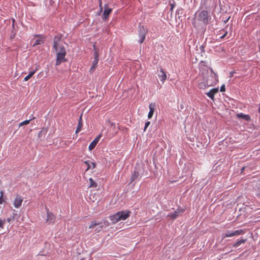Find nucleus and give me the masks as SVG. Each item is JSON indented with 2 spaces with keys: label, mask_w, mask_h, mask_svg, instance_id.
<instances>
[{
  "label": "nucleus",
  "mask_w": 260,
  "mask_h": 260,
  "mask_svg": "<svg viewBox=\"0 0 260 260\" xmlns=\"http://www.w3.org/2000/svg\"><path fill=\"white\" fill-rule=\"evenodd\" d=\"M53 48L57 52L56 66L59 65L61 62L67 61L65 58L66 55V49L63 46H60L58 41L54 40L53 43Z\"/></svg>",
  "instance_id": "1"
},
{
  "label": "nucleus",
  "mask_w": 260,
  "mask_h": 260,
  "mask_svg": "<svg viewBox=\"0 0 260 260\" xmlns=\"http://www.w3.org/2000/svg\"><path fill=\"white\" fill-rule=\"evenodd\" d=\"M23 198L19 195H17L14 199L13 205L16 208H19L21 206Z\"/></svg>",
  "instance_id": "9"
},
{
  "label": "nucleus",
  "mask_w": 260,
  "mask_h": 260,
  "mask_svg": "<svg viewBox=\"0 0 260 260\" xmlns=\"http://www.w3.org/2000/svg\"><path fill=\"white\" fill-rule=\"evenodd\" d=\"M14 22H15V20L13 19V24H12V27H13V29H14Z\"/></svg>",
  "instance_id": "37"
},
{
  "label": "nucleus",
  "mask_w": 260,
  "mask_h": 260,
  "mask_svg": "<svg viewBox=\"0 0 260 260\" xmlns=\"http://www.w3.org/2000/svg\"><path fill=\"white\" fill-rule=\"evenodd\" d=\"M89 199L92 202H94L96 200V198L95 197V194L94 193H90L89 194Z\"/></svg>",
  "instance_id": "29"
},
{
  "label": "nucleus",
  "mask_w": 260,
  "mask_h": 260,
  "mask_svg": "<svg viewBox=\"0 0 260 260\" xmlns=\"http://www.w3.org/2000/svg\"><path fill=\"white\" fill-rule=\"evenodd\" d=\"M158 76L161 82L164 83L167 79V74L162 68H160V72L158 74Z\"/></svg>",
  "instance_id": "14"
},
{
  "label": "nucleus",
  "mask_w": 260,
  "mask_h": 260,
  "mask_svg": "<svg viewBox=\"0 0 260 260\" xmlns=\"http://www.w3.org/2000/svg\"><path fill=\"white\" fill-rule=\"evenodd\" d=\"M258 113H260V103H259V108L258 109Z\"/></svg>",
  "instance_id": "40"
},
{
  "label": "nucleus",
  "mask_w": 260,
  "mask_h": 260,
  "mask_svg": "<svg viewBox=\"0 0 260 260\" xmlns=\"http://www.w3.org/2000/svg\"><path fill=\"white\" fill-rule=\"evenodd\" d=\"M244 169H245V167H243L242 169V171H243V170H244Z\"/></svg>",
  "instance_id": "41"
},
{
  "label": "nucleus",
  "mask_w": 260,
  "mask_h": 260,
  "mask_svg": "<svg viewBox=\"0 0 260 260\" xmlns=\"http://www.w3.org/2000/svg\"><path fill=\"white\" fill-rule=\"evenodd\" d=\"M209 86L207 85V82L206 81L205 82H202L198 84V87L200 89H205L206 87H208Z\"/></svg>",
  "instance_id": "27"
},
{
  "label": "nucleus",
  "mask_w": 260,
  "mask_h": 260,
  "mask_svg": "<svg viewBox=\"0 0 260 260\" xmlns=\"http://www.w3.org/2000/svg\"><path fill=\"white\" fill-rule=\"evenodd\" d=\"M148 31L145 28L144 26H141L140 27L139 30V36L140 37V40L139 42L140 43H143L145 39L146 35L147 34Z\"/></svg>",
  "instance_id": "6"
},
{
  "label": "nucleus",
  "mask_w": 260,
  "mask_h": 260,
  "mask_svg": "<svg viewBox=\"0 0 260 260\" xmlns=\"http://www.w3.org/2000/svg\"><path fill=\"white\" fill-rule=\"evenodd\" d=\"M17 218H18L17 214L14 213L11 217L7 219V221L9 223H11V222L14 221V220Z\"/></svg>",
  "instance_id": "21"
},
{
  "label": "nucleus",
  "mask_w": 260,
  "mask_h": 260,
  "mask_svg": "<svg viewBox=\"0 0 260 260\" xmlns=\"http://www.w3.org/2000/svg\"><path fill=\"white\" fill-rule=\"evenodd\" d=\"M218 91V88H213L207 93V95L211 99H214V95Z\"/></svg>",
  "instance_id": "16"
},
{
  "label": "nucleus",
  "mask_w": 260,
  "mask_h": 260,
  "mask_svg": "<svg viewBox=\"0 0 260 260\" xmlns=\"http://www.w3.org/2000/svg\"><path fill=\"white\" fill-rule=\"evenodd\" d=\"M34 119H35V117L33 116L32 118H30L29 120H26L25 121H23L19 123V126L20 127L24 125H27L29 123V122L31 120H33Z\"/></svg>",
  "instance_id": "26"
},
{
  "label": "nucleus",
  "mask_w": 260,
  "mask_h": 260,
  "mask_svg": "<svg viewBox=\"0 0 260 260\" xmlns=\"http://www.w3.org/2000/svg\"><path fill=\"white\" fill-rule=\"evenodd\" d=\"M111 126H115V123H113V122H111Z\"/></svg>",
  "instance_id": "39"
},
{
  "label": "nucleus",
  "mask_w": 260,
  "mask_h": 260,
  "mask_svg": "<svg viewBox=\"0 0 260 260\" xmlns=\"http://www.w3.org/2000/svg\"><path fill=\"white\" fill-rule=\"evenodd\" d=\"M245 233V232L243 230H236L235 231L231 232L227 231L223 236L222 238L233 237L235 236H239Z\"/></svg>",
  "instance_id": "5"
},
{
  "label": "nucleus",
  "mask_w": 260,
  "mask_h": 260,
  "mask_svg": "<svg viewBox=\"0 0 260 260\" xmlns=\"http://www.w3.org/2000/svg\"><path fill=\"white\" fill-rule=\"evenodd\" d=\"M131 211H122L117 212L116 214L109 217L113 223H116L120 220H125L130 216Z\"/></svg>",
  "instance_id": "3"
},
{
  "label": "nucleus",
  "mask_w": 260,
  "mask_h": 260,
  "mask_svg": "<svg viewBox=\"0 0 260 260\" xmlns=\"http://www.w3.org/2000/svg\"><path fill=\"white\" fill-rule=\"evenodd\" d=\"M96 226H99L95 230L97 232H99L103 228V225L102 222H97L95 221H92L89 226V229H93Z\"/></svg>",
  "instance_id": "10"
},
{
  "label": "nucleus",
  "mask_w": 260,
  "mask_h": 260,
  "mask_svg": "<svg viewBox=\"0 0 260 260\" xmlns=\"http://www.w3.org/2000/svg\"><path fill=\"white\" fill-rule=\"evenodd\" d=\"M5 222V219L3 220L1 219H0V228H2V229L4 228V225Z\"/></svg>",
  "instance_id": "32"
},
{
  "label": "nucleus",
  "mask_w": 260,
  "mask_h": 260,
  "mask_svg": "<svg viewBox=\"0 0 260 260\" xmlns=\"http://www.w3.org/2000/svg\"><path fill=\"white\" fill-rule=\"evenodd\" d=\"M104 8L105 10L103 13V19L104 20H106L108 19L109 14L111 13L112 9L111 8H109L107 4L105 5Z\"/></svg>",
  "instance_id": "13"
},
{
  "label": "nucleus",
  "mask_w": 260,
  "mask_h": 260,
  "mask_svg": "<svg viewBox=\"0 0 260 260\" xmlns=\"http://www.w3.org/2000/svg\"><path fill=\"white\" fill-rule=\"evenodd\" d=\"M227 34V32H226L223 35H222L220 38H223Z\"/></svg>",
  "instance_id": "38"
},
{
  "label": "nucleus",
  "mask_w": 260,
  "mask_h": 260,
  "mask_svg": "<svg viewBox=\"0 0 260 260\" xmlns=\"http://www.w3.org/2000/svg\"><path fill=\"white\" fill-rule=\"evenodd\" d=\"M84 163L86 165L87 169L86 171H88L90 169H94L95 168V164L93 162H91L89 160H86L84 161Z\"/></svg>",
  "instance_id": "17"
},
{
  "label": "nucleus",
  "mask_w": 260,
  "mask_h": 260,
  "mask_svg": "<svg viewBox=\"0 0 260 260\" xmlns=\"http://www.w3.org/2000/svg\"><path fill=\"white\" fill-rule=\"evenodd\" d=\"M47 213V222L49 224L53 223L55 221V216L51 212H50L48 208L46 209Z\"/></svg>",
  "instance_id": "8"
},
{
  "label": "nucleus",
  "mask_w": 260,
  "mask_h": 260,
  "mask_svg": "<svg viewBox=\"0 0 260 260\" xmlns=\"http://www.w3.org/2000/svg\"><path fill=\"white\" fill-rule=\"evenodd\" d=\"M184 211V210L182 209L178 208L174 213L168 214L167 217H170L173 220L175 219L182 214Z\"/></svg>",
  "instance_id": "7"
},
{
  "label": "nucleus",
  "mask_w": 260,
  "mask_h": 260,
  "mask_svg": "<svg viewBox=\"0 0 260 260\" xmlns=\"http://www.w3.org/2000/svg\"><path fill=\"white\" fill-rule=\"evenodd\" d=\"M37 68H36L34 71H31L29 73L28 75L27 76H26L24 79V81H28L34 74L35 73H36V72L37 71Z\"/></svg>",
  "instance_id": "22"
},
{
  "label": "nucleus",
  "mask_w": 260,
  "mask_h": 260,
  "mask_svg": "<svg viewBox=\"0 0 260 260\" xmlns=\"http://www.w3.org/2000/svg\"><path fill=\"white\" fill-rule=\"evenodd\" d=\"M209 15L206 10L198 11L195 13L193 24H207L209 20Z\"/></svg>",
  "instance_id": "2"
},
{
  "label": "nucleus",
  "mask_w": 260,
  "mask_h": 260,
  "mask_svg": "<svg viewBox=\"0 0 260 260\" xmlns=\"http://www.w3.org/2000/svg\"><path fill=\"white\" fill-rule=\"evenodd\" d=\"M139 176V173L138 172L135 171L131 177V182L137 179Z\"/></svg>",
  "instance_id": "28"
},
{
  "label": "nucleus",
  "mask_w": 260,
  "mask_h": 260,
  "mask_svg": "<svg viewBox=\"0 0 260 260\" xmlns=\"http://www.w3.org/2000/svg\"><path fill=\"white\" fill-rule=\"evenodd\" d=\"M225 85H222L220 87V91L221 92H224V91H225Z\"/></svg>",
  "instance_id": "34"
},
{
  "label": "nucleus",
  "mask_w": 260,
  "mask_h": 260,
  "mask_svg": "<svg viewBox=\"0 0 260 260\" xmlns=\"http://www.w3.org/2000/svg\"><path fill=\"white\" fill-rule=\"evenodd\" d=\"M89 187H93L95 188L97 187V183L93 180V179L91 178H89Z\"/></svg>",
  "instance_id": "25"
},
{
  "label": "nucleus",
  "mask_w": 260,
  "mask_h": 260,
  "mask_svg": "<svg viewBox=\"0 0 260 260\" xmlns=\"http://www.w3.org/2000/svg\"><path fill=\"white\" fill-rule=\"evenodd\" d=\"M83 123L82 121V115L80 116L79 118V120L78 122V126L77 129L76 130V133L77 134L81 131Z\"/></svg>",
  "instance_id": "20"
},
{
  "label": "nucleus",
  "mask_w": 260,
  "mask_h": 260,
  "mask_svg": "<svg viewBox=\"0 0 260 260\" xmlns=\"http://www.w3.org/2000/svg\"><path fill=\"white\" fill-rule=\"evenodd\" d=\"M102 137V134L99 135L89 144L88 149L90 151L92 150L96 146V144L100 141L101 138Z\"/></svg>",
  "instance_id": "11"
},
{
  "label": "nucleus",
  "mask_w": 260,
  "mask_h": 260,
  "mask_svg": "<svg viewBox=\"0 0 260 260\" xmlns=\"http://www.w3.org/2000/svg\"><path fill=\"white\" fill-rule=\"evenodd\" d=\"M98 61L99 60H95V59L93 60L92 66L91 67V68L90 69V72L91 73H92L95 70V68L97 67Z\"/></svg>",
  "instance_id": "23"
},
{
  "label": "nucleus",
  "mask_w": 260,
  "mask_h": 260,
  "mask_svg": "<svg viewBox=\"0 0 260 260\" xmlns=\"http://www.w3.org/2000/svg\"><path fill=\"white\" fill-rule=\"evenodd\" d=\"M210 74L208 76L206 80L207 85L212 86L216 85L218 82V77L216 73H215L212 69L210 70Z\"/></svg>",
  "instance_id": "4"
},
{
  "label": "nucleus",
  "mask_w": 260,
  "mask_h": 260,
  "mask_svg": "<svg viewBox=\"0 0 260 260\" xmlns=\"http://www.w3.org/2000/svg\"><path fill=\"white\" fill-rule=\"evenodd\" d=\"M237 116L239 118L244 119V120H246L247 121L250 120V117L249 115H247V114H243L242 113L238 114L237 115Z\"/></svg>",
  "instance_id": "18"
},
{
  "label": "nucleus",
  "mask_w": 260,
  "mask_h": 260,
  "mask_svg": "<svg viewBox=\"0 0 260 260\" xmlns=\"http://www.w3.org/2000/svg\"><path fill=\"white\" fill-rule=\"evenodd\" d=\"M36 39H34V43L32 46L42 44L44 42V38L41 35H36Z\"/></svg>",
  "instance_id": "12"
},
{
  "label": "nucleus",
  "mask_w": 260,
  "mask_h": 260,
  "mask_svg": "<svg viewBox=\"0 0 260 260\" xmlns=\"http://www.w3.org/2000/svg\"><path fill=\"white\" fill-rule=\"evenodd\" d=\"M235 72L233 71V72H231L230 73V77H232L234 74Z\"/></svg>",
  "instance_id": "36"
},
{
  "label": "nucleus",
  "mask_w": 260,
  "mask_h": 260,
  "mask_svg": "<svg viewBox=\"0 0 260 260\" xmlns=\"http://www.w3.org/2000/svg\"><path fill=\"white\" fill-rule=\"evenodd\" d=\"M3 195H4V191L3 190H1L0 191V204H2L4 200L3 199Z\"/></svg>",
  "instance_id": "30"
},
{
  "label": "nucleus",
  "mask_w": 260,
  "mask_h": 260,
  "mask_svg": "<svg viewBox=\"0 0 260 260\" xmlns=\"http://www.w3.org/2000/svg\"><path fill=\"white\" fill-rule=\"evenodd\" d=\"M246 241V239H241L240 240H238L236 241V242L233 244V246L235 248L238 247L242 244H244V243H245Z\"/></svg>",
  "instance_id": "19"
},
{
  "label": "nucleus",
  "mask_w": 260,
  "mask_h": 260,
  "mask_svg": "<svg viewBox=\"0 0 260 260\" xmlns=\"http://www.w3.org/2000/svg\"><path fill=\"white\" fill-rule=\"evenodd\" d=\"M99 7H100V11H102V10H103L102 0H100V2H99Z\"/></svg>",
  "instance_id": "35"
},
{
  "label": "nucleus",
  "mask_w": 260,
  "mask_h": 260,
  "mask_svg": "<svg viewBox=\"0 0 260 260\" xmlns=\"http://www.w3.org/2000/svg\"><path fill=\"white\" fill-rule=\"evenodd\" d=\"M155 106V104L154 103H151L149 104V112L148 114V117L149 119L151 118L153 115Z\"/></svg>",
  "instance_id": "15"
},
{
  "label": "nucleus",
  "mask_w": 260,
  "mask_h": 260,
  "mask_svg": "<svg viewBox=\"0 0 260 260\" xmlns=\"http://www.w3.org/2000/svg\"><path fill=\"white\" fill-rule=\"evenodd\" d=\"M93 55H94V59L99 60V52L96 49V46L95 45H93Z\"/></svg>",
  "instance_id": "24"
},
{
  "label": "nucleus",
  "mask_w": 260,
  "mask_h": 260,
  "mask_svg": "<svg viewBox=\"0 0 260 260\" xmlns=\"http://www.w3.org/2000/svg\"><path fill=\"white\" fill-rule=\"evenodd\" d=\"M150 121H147L146 123H145V127H144V131H145L146 128L149 126V125H150Z\"/></svg>",
  "instance_id": "33"
},
{
  "label": "nucleus",
  "mask_w": 260,
  "mask_h": 260,
  "mask_svg": "<svg viewBox=\"0 0 260 260\" xmlns=\"http://www.w3.org/2000/svg\"><path fill=\"white\" fill-rule=\"evenodd\" d=\"M259 52H260V44H259Z\"/></svg>",
  "instance_id": "43"
},
{
  "label": "nucleus",
  "mask_w": 260,
  "mask_h": 260,
  "mask_svg": "<svg viewBox=\"0 0 260 260\" xmlns=\"http://www.w3.org/2000/svg\"><path fill=\"white\" fill-rule=\"evenodd\" d=\"M42 74H43V73H42V72L39 73V75H38L39 76L40 75Z\"/></svg>",
  "instance_id": "42"
},
{
  "label": "nucleus",
  "mask_w": 260,
  "mask_h": 260,
  "mask_svg": "<svg viewBox=\"0 0 260 260\" xmlns=\"http://www.w3.org/2000/svg\"><path fill=\"white\" fill-rule=\"evenodd\" d=\"M15 36H16L15 31H14L13 30H12L11 31V34L10 36V40L12 41L15 37Z\"/></svg>",
  "instance_id": "31"
}]
</instances>
